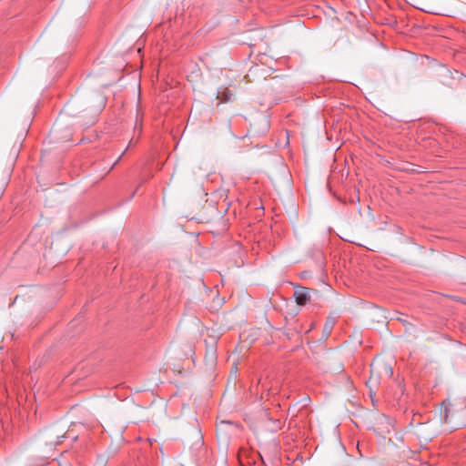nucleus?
<instances>
[{
    "label": "nucleus",
    "mask_w": 466,
    "mask_h": 466,
    "mask_svg": "<svg viewBox=\"0 0 466 466\" xmlns=\"http://www.w3.org/2000/svg\"><path fill=\"white\" fill-rule=\"evenodd\" d=\"M337 321V318L336 317H329L325 325H324V331L327 333V334H329L332 328L334 327L335 323Z\"/></svg>",
    "instance_id": "obj_3"
},
{
    "label": "nucleus",
    "mask_w": 466,
    "mask_h": 466,
    "mask_svg": "<svg viewBox=\"0 0 466 466\" xmlns=\"http://www.w3.org/2000/svg\"><path fill=\"white\" fill-rule=\"evenodd\" d=\"M382 373L388 378L391 377L393 373L391 367L383 363L372 364L370 382L376 381L377 378Z\"/></svg>",
    "instance_id": "obj_1"
},
{
    "label": "nucleus",
    "mask_w": 466,
    "mask_h": 466,
    "mask_svg": "<svg viewBox=\"0 0 466 466\" xmlns=\"http://www.w3.org/2000/svg\"><path fill=\"white\" fill-rule=\"evenodd\" d=\"M447 418H448V415H447V410L445 411V420H447Z\"/></svg>",
    "instance_id": "obj_4"
},
{
    "label": "nucleus",
    "mask_w": 466,
    "mask_h": 466,
    "mask_svg": "<svg viewBox=\"0 0 466 466\" xmlns=\"http://www.w3.org/2000/svg\"><path fill=\"white\" fill-rule=\"evenodd\" d=\"M141 127H142V124L141 122L139 123V130L141 131Z\"/></svg>",
    "instance_id": "obj_5"
},
{
    "label": "nucleus",
    "mask_w": 466,
    "mask_h": 466,
    "mask_svg": "<svg viewBox=\"0 0 466 466\" xmlns=\"http://www.w3.org/2000/svg\"><path fill=\"white\" fill-rule=\"evenodd\" d=\"M296 302L299 306H304L309 300V289L301 288L294 292Z\"/></svg>",
    "instance_id": "obj_2"
}]
</instances>
